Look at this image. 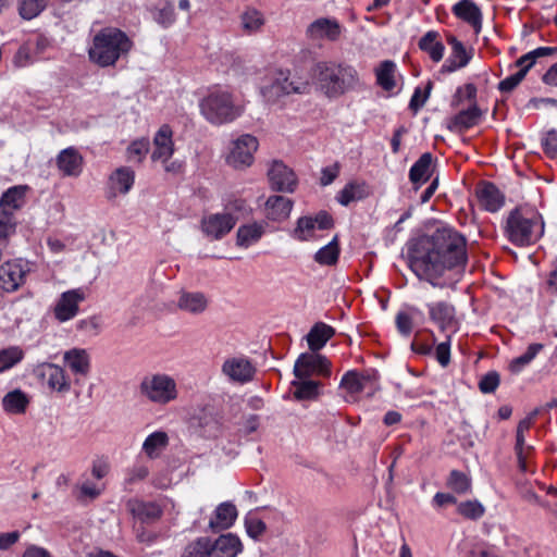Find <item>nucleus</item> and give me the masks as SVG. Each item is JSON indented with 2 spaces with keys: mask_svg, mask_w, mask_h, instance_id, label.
<instances>
[{
  "mask_svg": "<svg viewBox=\"0 0 557 557\" xmlns=\"http://www.w3.org/2000/svg\"><path fill=\"white\" fill-rule=\"evenodd\" d=\"M467 262V240L449 226L437 227L408 248V264L419 280L445 287Z\"/></svg>",
  "mask_w": 557,
  "mask_h": 557,
  "instance_id": "obj_1",
  "label": "nucleus"
},
{
  "mask_svg": "<svg viewBox=\"0 0 557 557\" xmlns=\"http://www.w3.org/2000/svg\"><path fill=\"white\" fill-rule=\"evenodd\" d=\"M310 77L317 88L330 99L339 98L362 85L355 66L331 60L315 62L310 69Z\"/></svg>",
  "mask_w": 557,
  "mask_h": 557,
  "instance_id": "obj_2",
  "label": "nucleus"
},
{
  "mask_svg": "<svg viewBox=\"0 0 557 557\" xmlns=\"http://www.w3.org/2000/svg\"><path fill=\"white\" fill-rule=\"evenodd\" d=\"M544 228L543 216L537 210L519 207L509 212L504 233L515 246L525 247L540 240L544 234Z\"/></svg>",
  "mask_w": 557,
  "mask_h": 557,
  "instance_id": "obj_3",
  "label": "nucleus"
},
{
  "mask_svg": "<svg viewBox=\"0 0 557 557\" xmlns=\"http://www.w3.org/2000/svg\"><path fill=\"white\" fill-rule=\"evenodd\" d=\"M133 47L128 36L119 28L106 27L92 40L89 58L100 66H110L129 52Z\"/></svg>",
  "mask_w": 557,
  "mask_h": 557,
  "instance_id": "obj_4",
  "label": "nucleus"
},
{
  "mask_svg": "<svg viewBox=\"0 0 557 557\" xmlns=\"http://www.w3.org/2000/svg\"><path fill=\"white\" fill-rule=\"evenodd\" d=\"M199 107L203 117L218 126L234 122L245 111V106L225 89L211 90L200 101Z\"/></svg>",
  "mask_w": 557,
  "mask_h": 557,
  "instance_id": "obj_5",
  "label": "nucleus"
},
{
  "mask_svg": "<svg viewBox=\"0 0 557 557\" xmlns=\"http://www.w3.org/2000/svg\"><path fill=\"white\" fill-rule=\"evenodd\" d=\"M138 394L148 404L165 407L180 397L176 380L164 372L146 374L138 384Z\"/></svg>",
  "mask_w": 557,
  "mask_h": 557,
  "instance_id": "obj_6",
  "label": "nucleus"
},
{
  "mask_svg": "<svg viewBox=\"0 0 557 557\" xmlns=\"http://www.w3.org/2000/svg\"><path fill=\"white\" fill-rule=\"evenodd\" d=\"M153 149L151 160L161 162L165 172L171 174H180L183 171V162L171 160L174 153L173 131L170 125L163 124L157 131L153 137Z\"/></svg>",
  "mask_w": 557,
  "mask_h": 557,
  "instance_id": "obj_7",
  "label": "nucleus"
},
{
  "mask_svg": "<svg viewBox=\"0 0 557 557\" xmlns=\"http://www.w3.org/2000/svg\"><path fill=\"white\" fill-rule=\"evenodd\" d=\"M310 89L309 82L289 79V72L275 70L271 73L269 84L261 87V94L268 102H275L282 96L306 94Z\"/></svg>",
  "mask_w": 557,
  "mask_h": 557,
  "instance_id": "obj_8",
  "label": "nucleus"
},
{
  "mask_svg": "<svg viewBox=\"0 0 557 557\" xmlns=\"http://www.w3.org/2000/svg\"><path fill=\"white\" fill-rule=\"evenodd\" d=\"M259 148L257 137L243 134L230 144L226 163L234 169L249 168L255 160V153Z\"/></svg>",
  "mask_w": 557,
  "mask_h": 557,
  "instance_id": "obj_9",
  "label": "nucleus"
},
{
  "mask_svg": "<svg viewBox=\"0 0 557 557\" xmlns=\"http://www.w3.org/2000/svg\"><path fill=\"white\" fill-rule=\"evenodd\" d=\"M341 387L349 394L350 400H357L361 395L367 397L373 396L380 386L375 373L348 371L342 377Z\"/></svg>",
  "mask_w": 557,
  "mask_h": 557,
  "instance_id": "obj_10",
  "label": "nucleus"
},
{
  "mask_svg": "<svg viewBox=\"0 0 557 557\" xmlns=\"http://www.w3.org/2000/svg\"><path fill=\"white\" fill-rule=\"evenodd\" d=\"M35 376L50 391L66 394L71 389V380L64 368L52 362H42L34 369Z\"/></svg>",
  "mask_w": 557,
  "mask_h": 557,
  "instance_id": "obj_11",
  "label": "nucleus"
},
{
  "mask_svg": "<svg viewBox=\"0 0 557 557\" xmlns=\"http://www.w3.org/2000/svg\"><path fill=\"white\" fill-rule=\"evenodd\" d=\"M345 27L335 17H318L306 28V37L312 42H336L338 41Z\"/></svg>",
  "mask_w": 557,
  "mask_h": 557,
  "instance_id": "obj_12",
  "label": "nucleus"
},
{
  "mask_svg": "<svg viewBox=\"0 0 557 557\" xmlns=\"http://www.w3.org/2000/svg\"><path fill=\"white\" fill-rule=\"evenodd\" d=\"M294 374L297 379H308L311 375L329 377L331 375L330 360L320 354H301L294 366Z\"/></svg>",
  "mask_w": 557,
  "mask_h": 557,
  "instance_id": "obj_13",
  "label": "nucleus"
},
{
  "mask_svg": "<svg viewBox=\"0 0 557 557\" xmlns=\"http://www.w3.org/2000/svg\"><path fill=\"white\" fill-rule=\"evenodd\" d=\"M86 298L87 293L83 287L63 292L54 304V318L61 323L74 319L79 312V305L85 301Z\"/></svg>",
  "mask_w": 557,
  "mask_h": 557,
  "instance_id": "obj_14",
  "label": "nucleus"
},
{
  "mask_svg": "<svg viewBox=\"0 0 557 557\" xmlns=\"http://www.w3.org/2000/svg\"><path fill=\"white\" fill-rule=\"evenodd\" d=\"M236 222V218L230 212L210 213L202 216L200 230L210 240H220L233 230Z\"/></svg>",
  "mask_w": 557,
  "mask_h": 557,
  "instance_id": "obj_15",
  "label": "nucleus"
},
{
  "mask_svg": "<svg viewBox=\"0 0 557 557\" xmlns=\"http://www.w3.org/2000/svg\"><path fill=\"white\" fill-rule=\"evenodd\" d=\"M28 263L22 259L3 262L0 265V288L7 293L17 290L26 282Z\"/></svg>",
  "mask_w": 557,
  "mask_h": 557,
  "instance_id": "obj_16",
  "label": "nucleus"
},
{
  "mask_svg": "<svg viewBox=\"0 0 557 557\" xmlns=\"http://www.w3.org/2000/svg\"><path fill=\"white\" fill-rule=\"evenodd\" d=\"M333 226V220L326 212H319L315 216L299 218L293 231V237L305 242L315 239L319 231L329 230Z\"/></svg>",
  "mask_w": 557,
  "mask_h": 557,
  "instance_id": "obj_17",
  "label": "nucleus"
},
{
  "mask_svg": "<svg viewBox=\"0 0 557 557\" xmlns=\"http://www.w3.org/2000/svg\"><path fill=\"white\" fill-rule=\"evenodd\" d=\"M429 318L442 332L456 333L458 321L455 307L447 301H434L426 305Z\"/></svg>",
  "mask_w": 557,
  "mask_h": 557,
  "instance_id": "obj_18",
  "label": "nucleus"
},
{
  "mask_svg": "<svg viewBox=\"0 0 557 557\" xmlns=\"http://www.w3.org/2000/svg\"><path fill=\"white\" fill-rule=\"evenodd\" d=\"M268 177L272 189L283 193H294L298 182L294 171L282 161L271 163Z\"/></svg>",
  "mask_w": 557,
  "mask_h": 557,
  "instance_id": "obj_19",
  "label": "nucleus"
},
{
  "mask_svg": "<svg viewBox=\"0 0 557 557\" xmlns=\"http://www.w3.org/2000/svg\"><path fill=\"white\" fill-rule=\"evenodd\" d=\"M256 369L246 357H231L222 364V373L234 383L245 384L253 379Z\"/></svg>",
  "mask_w": 557,
  "mask_h": 557,
  "instance_id": "obj_20",
  "label": "nucleus"
},
{
  "mask_svg": "<svg viewBox=\"0 0 557 557\" xmlns=\"http://www.w3.org/2000/svg\"><path fill=\"white\" fill-rule=\"evenodd\" d=\"M135 183V172L128 166H121L113 171L108 178L107 197L115 198L126 195Z\"/></svg>",
  "mask_w": 557,
  "mask_h": 557,
  "instance_id": "obj_21",
  "label": "nucleus"
},
{
  "mask_svg": "<svg viewBox=\"0 0 557 557\" xmlns=\"http://www.w3.org/2000/svg\"><path fill=\"white\" fill-rule=\"evenodd\" d=\"M63 363L77 379L88 376L91 370L90 354L84 348L74 347L64 351Z\"/></svg>",
  "mask_w": 557,
  "mask_h": 557,
  "instance_id": "obj_22",
  "label": "nucleus"
},
{
  "mask_svg": "<svg viewBox=\"0 0 557 557\" xmlns=\"http://www.w3.org/2000/svg\"><path fill=\"white\" fill-rule=\"evenodd\" d=\"M55 164L63 176L77 177L83 172L84 158L75 147H67L58 153Z\"/></svg>",
  "mask_w": 557,
  "mask_h": 557,
  "instance_id": "obj_23",
  "label": "nucleus"
},
{
  "mask_svg": "<svg viewBox=\"0 0 557 557\" xmlns=\"http://www.w3.org/2000/svg\"><path fill=\"white\" fill-rule=\"evenodd\" d=\"M479 205L486 211L496 212L505 202L503 193L490 182H480L475 187Z\"/></svg>",
  "mask_w": 557,
  "mask_h": 557,
  "instance_id": "obj_24",
  "label": "nucleus"
},
{
  "mask_svg": "<svg viewBox=\"0 0 557 557\" xmlns=\"http://www.w3.org/2000/svg\"><path fill=\"white\" fill-rule=\"evenodd\" d=\"M424 322V313L416 306L407 305L395 317L398 333L405 337L410 336L416 325Z\"/></svg>",
  "mask_w": 557,
  "mask_h": 557,
  "instance_id": "obj_25",
  "label": "nucleus"
},
{
  "mask_svg": "<svg viewBox=\"0 0 557 557\" xmlns=\"http://www.w3.org/2000/svg\"><path fill=\"white\" fill-rule=\"evenodd\" d=\"M209 298L201 292L182 290L178 294L176 306L181 311L189 314H202L209 307Z\"/></svg>",
  "mask_w": 557,
  "mask_h": 557,
  "instance_id": "obj_26",
  "label": "nucleus"
},
{
  "mask_svg": "<svg viewBox=\"0 0 557 557\" xmlns=\"http://www.w3.org/2000/svg\"><path fill=\"white\" fill-rule=\"evenodd\" d=\"M127 507L133 517L143 523H153L163 513L161 506L157 502L132 499L127 503Z\"/></svg>",
  "mask_w": 557,
  "mask_h": 557,
  "instance_id": "obj_27",
  "label": "nucleus"
},
{
  "mask_svg": "<svg viewBox=\"0 0 557 557\" xmlns=\"http://www.w3.org/2000/svg\"><path fill=\"white\" fill-rule=\"evenodd\" d=\"M293 201L284 196H270L264 203V215L273 222H282L289 218Z\"/></svg>",
  "mask_w": 557,
  "mask_h": 557,
  "instance_id": "obj_28",
  "label": "nucleus"
},
{
  "mask_svg": "<svg viewBox=\"0 0 557 557\" xmlns=\"http://www.w3.org/2000/svg\"><path fill=\"white\" fill-rule=\"evenodd\" d=\"M238 511L231 502L221 503L214 510L209 520V528L212 531L230 529L236 521Z\"/></svg>",
  "mask_w": 557,
  "mask_h": 557,
  "instance_id": "obj_29",
  "label": "nucleus"
},
{
  "mask_svg": "<svg viewBox=\"0 0 557 557\" xmlns=\"http://www.w3.org/2000/svg\"><path fill=\"white\" fill-rule=\"evenodd\" d=\"M242 550V541L233 533L222 534L214 542L211 541V557H236Z\"/></svg>",
  "mask_w": 557,
  "mask_h": 557,
  "instance_id": "obj_30",
  "label": "nucleus"
},
{
  "mask_svg": "<svg viewBox=\"0 0 557 557\" xmlns=\"http://www.w3.org/2000/svg\"><path fill=\"white\" fill-rule=\"evenodd\" d=\"M30 404V397L27 393L20 388H15L7 393L2 398V409L7 414L22 416Z\"/></svg>",
  "mask_w": 557,
  "mask_h": 557,
  "instance_id": "obj_31",
  "label": "nucleus"
},
{
  "mask_svg": "<svg viewBox=\"0 0 557 557\" xmlns=\"http://www.w3.org/2000/svg\"><path fill=\"white\" fill-rule=\"evenodd\" d=\"M371 195V188L364 181H351L338 191L336 199L342 206L360 201Z\"/></svg>",
  "mask_w": 557,
  "mask_h": 557,
  "instance_id": "obj_32",
  "label": "nucleus"
},
{
  "mask_svg": "<svg viewBox=\"0 0 557 557\" xmlns=\"http://www.w3.org/2000/svg\"><path fill=\"white\" fill-rule=\"evenodd\" d=\"M264 25V14L253 7H246L239 14V28L244 35L251 36L258 34Z\"/></svg>",
  "mask_w": 557,
  "mask_h": 557,
  "instance_id": "obj_33",
  "label": "nucleus"
},
{
  "mask_svg": "<svg viewBox=\"0 0 557 557\" xmlns=\"http://www.w3.org/2000/svg\"><path fill=\"white\" fill-rule=\"evenodd\" d=\"M29 190L27 185L10 187L0 198V210L14 214L26 203V194Z\"/></svg>",
  "mask_w": 557,
  "mask_h": 557,
  "instance_id": "obj_34",
  "label": "nucleus"
},
{
  "mask_svg": "<svg viewBox=\"0 0 557 557\" xmlns=\"http://www.w3.org/2000/svg\"><path fill=\"white\" fill-rule=\"evenodd\" d=\"M454 14L471 25L476 33L481 30L482 13L472 0H461L453 7Z\"/></svg>",
  "mask_w": 557,
  "mask_h": 557,
  "instance_id": "obj_35",
  "label": "nucleus"
},
{
  "mask_svg": "<svg viewBox=\"0 0 557 557\" xmlns=\"http://www.w3.org/2000/svg\"><path fill=\"white\" fill-rule=\"evenodd\" d=\"M170 437L164 431H154L149 434L143 443L141 451L149 459L159 458L166 449Z\"/></svg>",
  "mask_w": 557,
  "mask_h": 557,
  "instance_id": "obj_36",
  "label": "nucleus"
},
{
  "mask_svg": "<svg viewBox=\"0 0 557 557\" xmlns=\"http://www.w3.org/2000/svg\"><path fill=\"white\" fill-rule=\"evenodd\" d=\"M447 41L451 46V53L443 65V69L447 72H455L469 63L471 54L468 53L463 44L456 37L451 36Z\"/></svg>",
  "mask_w": 557,
  "mask_h": 557,
  "instance_id": "obj_37",
  "label": "nucleus"
},
{
  "mask_svg": "<svg viewBox=\"0 0 557 557\" xmlns=\"http://www.w3.org/2000/svg\"><path fill=\"white\" fill-rule=\"evenodd\" d=\"M264 232L263 223L251 222L240 225L236 234V245L246 249L257 244L263 236Z\"/></svg>",
  "mask_w": 557,
  "mask_h": 557,
  "instance_id": "obj_38",
  "label": "nucleus"
},
{
  "mask_svg": "<svg viewBox=\"0 0 557 557\" xmlns=\"http://www.w3.org/2000/svg\"><path fill=\"white\" fill-rule=\"evenodd\" d=\"M376 84L385 91L393 92L397 87V66L391 60L381 62L374 70Z\"/></svg>",
  "mask_w": 557,
  "mask_h": 557,
  "instance_id": "obj_39",
  "label": "nucleus"
},
{
  "mask_svg": "<svg viewBox=\"0 0 557 557\" xmlns=\"http://www.w3.org/2000/svg\"><path fill=\"white\" fill-rule=\"evenodd\" d=\"M481 110L475 103L468 109L460 111L449 122V129L454 132H462L478 124L481 117Z\"/></svg>",
  "mask_w": 557,
  "mask_h": 557,
  "instance_id": "obj_40",
  "label": "nucleus"
},
{
  "mask_svg": "<svg viewBox=\"0 0 557 557\" xmlns=\"http://www.w3.org/2000/svg\"><path fill=\"white\" fill-rule=\"evenodd\" d=\"M335 330L323 322L315 323L307 335L308 346L311 351L322 349L334 336Z\"/></svg>",
  "mask_w": 557,
  "mask_h": 557,
  "instance_id": "obj_41",
  "label": "nucleus"
},
{
  "mask_svg": "<svg viewBox=\"0 0 557 557\" xmlns=\"http://www.w3.org/2000/svg\"><path fill=\"white\" fill-rule=\"evenodd\" d=\"M438 33L434 30L428 32L419 40V48L429 54L432 61L440 62L443 59L445 47L438 40Z\"/></svg>",
  "mask_w": 557,
  "mask_h": 557,
  "instance_id": "obj_42",
  "label": "nucleus"
},
{
  "mask_svg": "<svg viewBox=\"0 0 557 557\" xmlns=\"http://www.w3.org/2000/svg\"><path fill=\"white\" fill-rule=\"evenodd\" d=\"M432 174V154L423 153L411 166L409 178L413 184H423Z\"/></svg>",
  "mask_w": 557,
  "mask_h": 557,
  "instance_id": "obj_43",
  "label": "nucleus"
},
{
  "mask_svg": "<svg viewBox=\"0 0 557 557\" xmlns=\"http://www.w3.org/2000/svg\"><path fill=\"white\" fill-rule=\"evenodd\" d=\"M293 395L297 400L314 399L319 395L320 383L308 379H297L292 382Z\"/></svg>",
  "mask_w": 557,
  "mask_h": 557,
  "instance_id": "obj_44",
  "label": "nucleus"
},
{
  "mask_svg": "<svg viewBox=\"0 0 557 557\" xmlns=\"http://www.w3.org/2000/svg\"><path fill=\"white\" fill-rule=\"evenodd\" d=\"M515 453L517 456L518 468L522 473H534L535 467L533 463V453L534 448L532 445H529L523 442H516L515 444Z\"/></svg>",
  "mask_w": 557,
  "mask_h": 557,
  "instance_id": "obj_45",
  "label": "nucleus"
},
{
  "mask_svg": "<svg viewBox=\"0 0 557 557\" xmlns=\"http://www.w3.org/2000/svg\"><path fill=\"white\" fill-rule=\"evenodd\" d=\"M339 245L335 236L327 245L320 248L314 255V261L320 265H335L339 258Z\"/></svg>",
  "mask_w": 557,
  "mask_h": 557,
  "instance_id": "obj_46",
  "label": "nucleus"
},
{
  "mask_svg": "<svg viewBox=\"0 0 557 557\" xmlns=\"http://www.w3.org/2000/svg\"><path fill=\"white\" fill-rule=\"evenodd\" d=\"M48 0H18V13L24 20H33L47 7Z\"/></svg>",
  "mask_w": 557,
  "mask_h": 557,
  "instance_id": "obj_47",
  "label": "nucleus"
},
{
  "mask_svg": "<svg viewBox=\"0 0 557 557\" xmlns=\"http://www.w3.org/2000/svg\"><path fill=\"white\" fill-rule=\"evenodd\" d=\"M543 349V345L539 343L531 344L527 351L521 356L511 360L509 368L511 372L519 373L524 367H527Z\"/></svg>",
  "mask_w": 557,
  "mask_h": 557,
  "instance_id": "obj_48",
  "label": "nucleus"
},
{
  "mask_svg": "<svg viewBox=\"0 0 557 557\" xmlns=\"http://www.w3.org/2000/svg\"><path fill=\"white\" fill-rule=\"evenodd\" d=\"M24 357L23 350L17 346H11L0 350V373L11 369Z\"/></svg>",
  "mask_w": 557,
  "mask_h": 557,
  "instance_id": "obj_49",
  "label": "nucleus"
},
{
  "mask_svg": "<svg viewBox=\"0 0 557 557\" xmlns=\"http://www.w3.org/2000/svg\"><path fill=\"white\" fill-rule=\"evenodd\" d=\"M447 485L458 494H465L471 488V480L463 472L453 470L449 474Z\"/></svg>",
  "mask_w": 557,
  "mask_h": 557,
  "instance_id": "obj_50",
  "label": "nucleus"
},
{
  "mask_svg": "<svg viewBox=\"0 0 557 557\" xmlns=\"http://www.w3.org/2000/svg\"><path fill=\"white\" fill-rule=\"evenodd\" d=\"M186 557H211V540L200 537L189 544L185 550Z\"/></svg>",
  "mask_w": 557,
  "mask_h": 557,
  "instance_id": "obj_51",
  "label": "nucleus"
},
{
  "mask_svg": "<svg viewBox=\"0 0 557 557\" xmlns=\"http://www.w3.org/2000/svg\"><path fill=\"white\" fill-rule=\"evenodd\" d=\"M458 513L468 519H479L484 513V507L478 500H467L458 504Z\"/></svg>",
  "mask_w": 557,
  "mask_h": 557,
  "instance_id": "obj_52",
  "label": "nucleus"
},
{
  "mask_svg": "<svg viewBox=\"0 0 557 557\" xmlns=\"http://www.w3.org/2000/svg\"><path fill=\"white\" fill-rule=\"evenodd\" d=\"M16 220L14 214L0 210V242L15 233Z\"/></svg>",
  "mask_w": 557,
  "mask_h": 557,
  "instance_id": "obj_53",
  "label": "nucleus"
},
{
  "mask_svg": "<svg viewBox=\"0 0 557 557\" xmlns=\"http://www.w3.org/2000/svg\"><path fill=\"white\" fill-rule=\"evenodd\" d=\"M245 528L247 534L253 540H258L267 530L265 523L260 518L253 515H249L246 517Z\"/></svg>",
  "mask_w": 557,
  "mask_h": 557,
  "instance_id": "obj_54",
  "label": "nucleus"
},
{
  "mask_svg": "<svg viewBox=\"0 0 557 557\" xmlns=\"http://www.w3.org/2000/svg\"><path fill=\"white\" fill-rule=\"evenodd\" d=\"M148 151L149 140L147 138L134 140L127 148L128 159L141 161Z\"/></svg>",
  "mask_w": 557,
  "mask_h": 557,
  "instance_id": "obj_55",
  "label": "nucleus"
},
{
  "mask_svg": "<svg viewBox=\"0 0 557 557\" xmlns=\"http://www.w3.org/2000/svg\"><path fill=\"white\" fill-rule=\"evenodd\" d=\"M450 346L451 334H447L446 339L440 343L434 349V355L437 362L444 368L447 367L450 362Z\"/></svg>",
  "mask_w": 557,
  "mask_h": 557,
  "instance_id": "obj_56",
  "label": "nucleus"
},
{
  "mask_svg": "<svg viewBox=\"0 0 557 557\" xmlns=\"http://www.w3.org/2000/svg\"><path fill=\"white\" fill-rule=\"evenodd\" d=\"M431 88H432V83L429 82L426 84L424 90H422L421 87H417L414 89L413 95L410 99V103H409V108L412 111L417 112L424 106V103L426 102V100L430 96Z\"/></svg>",
  "mask_w": 557,
  "mask_h": 557,
  "instance_id": "obj_57",
  "label": "nucleus"
},
{
  "mask_svg": "<svg viewBox=\"0 0 557 557\" xmlns=\"http://www.w3.org/2000/svg\"><path fill=\"white\" fill-rule=\"evenodd\" d=\"M539 411L534 410L530 412L524 419H522L518 426L516 432V442H523L525 441V433L530 431V429L533 426L535 422V418L537 416Z\"/></svg>",
  "mask_w": 557,
  "mask_h": 557,
  "instance_id": "obj_58",
  "label": "nucleus"
},
{
  "mask_svg": "<svg viewBox=\"0 0 557 557\" xmlns=\"http://www.w3.org/2000/svg\"><path fill=\"white\" fill-rule=\"evenodd\" d=\"M13 62L17 67H25L33 63L32 51L27 44L20 47Z\"/></svg>",
  "mask_w": 557,
  "mask_h": 557,
  "instance_id": "obj_59",
  "label": "nucleus"
},
{
  "mask_svg": "<svg viewBox=\"0 0 557 557\" xmlns=\"http://www.w3.org/2000/svg\"><path fill=\"white\" fill-rule=\"evenodd\" d=\"M524 78L522 72H516L505 79L500 81L498 84V88L503 92H510L513 90Z\"/></svg>",
  "mask_w": 557,
  "mask_h": 557,
  "instance_id": "obj_60",
  "label": "nucleus"
},
{
  "mask_svg": "<svg viewBox=\"0 0 557 557\" xmlns=\"http://www.w3.org/2000/svg\"><path fill=\"white\" fill-rule=\"evenodd\" d=\"M499 385L498 374L495 372L486 374L480 382L479 386L483 393H492Z\"/></svg>",
  "mask_w": 557,
  "mask_h": 557,
  "instance_id": "obj_61",
  "label": "nucleus"
},
{
  "mask_svg": "<svg viewBox=\"0 0 557 557\" xmlns=\"http://www.w3.org/2000/svg\"><path fill=\"white\" fill-rule=\"evenodd\" d=\"M21 537L18 531L0 533V550H8L15 545Z\"/></svg>",
  "mask_w": 557,
  "mask_h": 557,
  "instance_id": "obj_62",
  "label": "nucleus"
},
{
  "mask_svg": "<svg viewBox=\"0 0 557 557\" xmlns=\"http://www.w3.org/2000/svg\"><path fill=\"white\" fill-rule=\"evenodd\" d=\"M338 174H339L338 164H333V165L323 168L321 171V177H320L321 185L327 186V185L332 184L335 181V178L338 176Z\"/></svg>",
  "mask_w": 557,
  "mask_h": 557,
  "instance_id": "obj_63",
  "label": "nucleus"
},
{
  "mask_svg": "<svg viewBox=\"0 0 557 557\" xmlns=\"http://www.w3.org/2000/svg\"><path fill=\"white\" fill-rule=\"evenodd\" d=\"M544 151L554 157L557 156V132L550 131L543 140Z\"/></svg>",
  "mask_w": 557,
  "mask_h": 557,
  "instance_id": "obj_64",
  "label": "nucleus"
}]
</instances>
